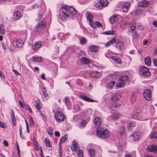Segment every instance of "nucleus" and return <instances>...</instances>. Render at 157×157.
I'll use <instances>...</instances> for the list:
<instances>
[{
  "instance_id": "1",
  "label": "nucleus",
  "mask_w": 157,
  "mask_h": 157,
  "mask_svg": "<svg viewBox=\"0 0 157 157\" xmlns=\"http://www.w3.org/2000/svg\"><path fill=\"white\" fill-rule=\"evenodd\" d=\"M76 12V9L72 7L67 6H63L61 8L59 11V19L64 21L75 14Z\"/></svg>"
},
{
  "instance_id": "2",
  "label": "nucleus",
  "mask_w": 157,
  "mask_h": 157,
  "mask_svg": "<svg viewBox=\"0 0 157 157\" xmlns=\"http://www.w3.org/2000/svg\"><path fill=\"white\" fill-rule=\"evenodd\" d=\"M97 136L99 138L105 139L109 136V131L107 129L98 127L96 132Z\"/></svg>"
},
{
  "instance_id": "3",
  "label": "nucleus",
  "mask_w": 157,
  "mask_h": 157,
  "mask_svg": "<svg viewBox=\"0 0 157 157\" xmlns=\"http://www.w3.org/2000/svg\"><path fill=\"white\" fill-rule=\"evenodd\" d=\"M128 78L127 75L121 76L119 78L118 83L116 84V86L118 88L121 87L124 85L125 82L127 81Z\"/></svg>"
},
{
  "instance_id": "4",
  "label": "nucleus",
  "mask_w": 157,
  "mask_h": 157,
  "mask_svg": "<svg viewBox=\"0 0 157 157\" xmlns=\"http://www.w3.org/2000/svg\"><path fill=\"white\" fill-rule=\"evenodd\" d=\"M140 72L144 76L147 77L151 75L150 72L147 68L145 66H142L140 69Z\"/></svg>"
},
{
  "instance_id": "5",
  "label": "nucleus",
  "mask_w": 157,
  "mask_h": 157,
  "mask_svg": "<svg viewBox=\"0 0 157 157\" xmlns=\"http://www.w3.org/2000/svg\"><path fill=\"white\" fill-rule=\"evenodd\" d=\"M55 117L56 120L59 122L63 121L65 119L64 115L60 112H56L55 114Z\"/></svg>"
},
{
  "instance_id": "6",
  "label": "nucleus",
  "mask_w": 157,
  "mask_h": 157,
  "mask_svg": "<svg viewBox=\"0 0 157 157\" xmlns=\"http://www.w3.org/2000/svg\"><path fill=\"white\" fill-rule=\"evenodd\" d=\"M13 44L14 47L20 48L23 46L24 43L21 40L17 39L13 41Z\"/></svg>"
},
{
  "instance_id": "7",
  "label": "nucleus",
  "mask_w": 157,
  "mask_h": 157,
  "mask_svg": "<svg viewBox=\"0 0 157 157\" xmlns=\"http://www.w3.org/2000/svg\"><path fill=\"white\" fill-rule=\"evenodd\" d=\"M46 26V22L43 20L39 22L38 25L36 26L35 29V30L39 32L42 29L44 28Z\"/></svg>"
},
{
  "instance_id": "8",
  "label": "nucleus",
  "mask_w": 157,
  "mask_h": 157,
  "mask_svg": "<svg viewBox=\"0 0 157 157\" xmlns=\"http://www.w3.org/2000/svg\"><path fill=\"white\" fill-rule=\"evenodd\" d=\"M143 96L145 99L148 100H150L151 98V91L148 90H146L143 92Z\"/></svg>"
},
{
  "instance_id": "9",
  "label": "nucleus",
  "mask_w": 157,
  "mask_h": 157,
  "mask_svg": "<svg viewBox=\"0 0 157 157\" xmlns=\"http://www.w3.org/2000/svg\"><path fill=\"white\" fill-rule=\"evenodd\" d=\"M140 132H134L131 136L130 138L131 140L134 141H137L139 140L140 138Z\"/></svg>"
},
{
  "instance_id": "10",
  "label": "nucleus",
  "mask_w": 157,
  "mask_h": 157,
  "mask_svg": "<svg viewBox=\"0 0 157 157\" xmlns=\"http://www.w3.org/2000/svg\"><path fill=\"white\" fill-rule=\"evenodd\" d=\"M121 94L119 92L114 94L112 96V100L113 101H116L119 99L121 98Z\"/></svg>"
},
{
  "instance_id": "11",
  "label": "nucleus",
  "mask_w": 157,
  "mask_h": 157,
  "mask_svg": "<svg viewBox=\"0 0 157 157\" xmlns=\"http://www.w3.org/2000/svg\"><path fill=\"white\" fill-rule=\"evenodd\" d=\"M117 132L120 136L124 135L125 133V127L123 126L118 127Z\"/></svg>"
},
{
  "instance_id": "12",
  "label": "nucleus",
  "mask_w": 157,
  "mask_h": 157,
  "mask_svg": "<svg viewBox=\"0 0 157 157\" xmlns=\"http://www.w3.org/2000/svg\"><path fill=\"white\" fill-rule=\"evenodd\" d=\"M141 115H142L141 114H139L135 112L133 114L132 117L133 118L137 120H139L140 121H144L145 119V118L140 117V116H141Z\"/></svg>"
},
{
  "instance_id": "13",
  "label": "nucleus",
  "mask_w": 157,
  "mask_h": 157,
  "mask_svg": "<svg viewBox=\"0 0 157 157\" xmlns=\"http://www.w3.org/2000/svg\"><path fill=\"white\" fill-rule=\"evenodd\" d=\"M130 4L129 2H127L124 3L122 7L123 11L127 13L130 7Z\"/></svg>"
},
{
  "instance_id": "14",
  "label": "nucleus",
  "mask_w": 157,
  "mask_h": 157,
  "mask_svg": "<svg viewBox=\"0 0 157 157\" xmlns=\"http://www.w3.org/2000/svg\"><path fill=\"white\" fill-rule=\"evenodd\" d=\"M42 43L41 41L36 42L35 43L32 49L33 50H38L41 46Z\"/></svg>"
},
{
  "instance_id": "15",
  "label": "nucleus",
  "mask_w": 157,
  "mask_h": 157,
  "mask_svg": "<svg viewBox=\"0 0 157 157\" xmlns=\"http://www.w3.org/2000/svg\"><path fill=\"white\" fill-rule=\"evenodd\" d=\"M21 16V13L19 11H16L13 13V18L14 20L19 19Z\"/></svg>"
},
{
  "instance_id": "16",
  "label": "nucleus",
  "mask_w": 157,
  "mask_h": 157,
  "mask_svg": "<svg viewBox=\"0 0 157 157\" xmlns=\"http://www.w3.org/2000/svg\"><path fill=\"white\" fill-rule=\"evenodd\" d=\"M10 115L11 117V120L13 125L15 126L16 125V119L15 116V113L13 109L10 110Z\"/></svg>"
},
{
  "instance_id": "17",
  "label": "nucleus",
  "mask_w": 157,
  "mask_h": 157,
  "mask_svg": "<svg viewBox=\"0 0 157 157\" xmlns=\"http://www.w3.org/2000/svg\"><path fill=\"white\" fill-rule=\"evenodd\" d=\"M149 2L146 0H144L139 2L138 4V6L142 7H145L147 6L149 4Z\"/></svg>"
},
{
  "instance_id": "18",
  "label": "nucleus",
  "mask_w": 157,
  "mask_h": 157,
  "mask_svg": "<svg viewBox=\"0 0 157 157\" xmlns=\"http://www.w3.org/2000/svg\"><path fill=\"white\" fill-rule=\"evenodd\" d=\"M120 106V105L115 102H113L111 105L110 106L109 109L112 111L113 110L116 108L119 107Z\"/></svg>"
},
{
  "instance_id": "19",
  "label": "nucleus",
  "mask_w": 157,
  "mask_h": 157,
  "mask_svg": "<svg viewBox=\"0 0 157 157\" xmlns=\"http://www.w3.org/2000/svg\"><path fill=\"white\" fill-rule=\"evenodd\" d=\"M148 151L154 152L157 151V145H151L148 147Z\"/></svg>"
},
{
  "instance_id": "20",
  "label": "nucleus",
  "mask_w": 157,
  "mask_h": 157,
  "mask_svg": "<svg viewBox=\"0 0 157 157\" xmlns=\"http://www.w3.org/2000/svg\"><path fill=\"white\" fill-rule=\"evenodd\" d=\"M64 102L67 108H69L71 104V101L68 98L66 97H65L64 99Z\"/></svg>"
},
{
  "instance_id": "21",
  "label": "nucleus",
  "mask_w": 157,
  "mask_h": 157,
  "mask_svg": "<svg viewBox=\"0 0 157 157\" xmlns=\"http://www.w3.org/2000/svg\"><path fill=\"white\" fill-rule=\"evenodd\" d=\"M118 17L116 15H113L109 18V21L111 24H113L118 20Z\"/></svg>"
},
{
  "instance_id": "22",
  "label": "nucleus",
  "mask_w": 157,
  "mask_h": 157,
  "mask_svg": "<svg viewBox=\"0 0 157 157\" xmlns=\"http://www.w3.org/2000/svg\"><path fill=\"white\" fill-rule=\"evenodd\" d=\"M80 61L82 64H89L90 61V59L86 57H82L80 59Z\"/></svg>"
},
{
  "instance_id": "23",
  "label": "nucleus",
  "mask_w": 157,
  "mask_h": 157,
  "mask_svg": "<svg viewBox=\"0 0 157 157\" xmlns=\"http://www.w3.org/2000/svg\"><path fill=\"white\" fill-rule=\"evenodd\" d=\"M80 97L82 99L85 101L91 102L95 101L94 100L87 97L85 95H80Z\"/></svg>"
},
{
  "instance_id": "24",
  "label": "nucleus",
  "mask_w": 157,
  "mask_h": 157,
  "mask_svg": "<svg viewBox=\"0 0 157 157\" xmlns=\"http://www.w3.org/2000/svg\"><path fill=\"white\" fill-rule=\"evenodd\" d=\"M124 44L121 41H118L116 43V47L119 50H121L124 47Z\"/></svg>"
},
{
  "instance_id": "25",
  "label": "nucleus",
  "mask_w": 157,
  "mask_h": 157,
  "mask_svg": "<svg viewBox=\"0 0 157 157\" xmlns=\"http://www.w3.org/2000/svg\"><path fill=\"white\" fill-rule=\"evenodd\" d=\"M94 124L96 126H99L101 123V120L99 117H96L94 118Z\"/></svg>"
},
{
  "instance_id": "26",
  "label": "nucleus",
  "mask_w": 157,
  "mask_h": 157,
  "mask_svg": "<svg viewBox=\"0 0 157 157\" xmlns=\"http://www.w3.org/2000/svg\"><path fill=\"white\" fill-rule=\"evenodd\" d=\"M120 116V115L119 114L116 113L113 114L112 113L110 116V117L111 119L113 120L118 119H119V117Z\"/></svg>"
},
{
  "instance_id": "27",
  "label": "nucleus",
  "mask_w": 157,
  "mask_h": 157,
  "mask_svg": "<svg viewBox=\"0 0 157 157\" xmlns=\"http://www.w3.org/2000/svg\"><path fill=\"white\" fill-rule=\"evenodd\" d=\"M111 58L115 61V63H116L120 64L122 63L121 59L117 57L116 56H112Z\"/></svg>"
},
{
  "instance_id": "28",
  "label": "nucleus",
  "mask_w": 157,
  "mask_h": 157,
  "mask_svg": "<svg viewBox=\"0 0 157 157\" xmlns=\"http://www.w3.org/2000/svg\"><path fill=\"white\" fill-rule=\"evenodd\" d=\"M116 41V39L114 37L112 40L107 42L105 44V47H107L110 46L111 44L115 43Z\"/></svg>"
},
{
  "instance_id": "29",
  "label": "nucleus",
  "mask_w": 157,
  "mask_h": 157,
  "mask_svg": "<svg viewBox=\"0 0 157 157\" xmlns=\"http://www.w3.org/2000/svg\"><path fill=\"white\" fill-rule=\"evenodd\" d=\"M33 59L36 62H41L43 60L42 57L40 56H34L33 57Z\"/></svg>"
},
{
  "instance_id": "30",
  "label": "nucleus",
  "mask_w": 157,
  "mask_h": 157,
  "mask_svg": "<svg viewBox=\"0 0 157 157\" xmlns=\"http://www.w3.org/2000/svg\"><path fill=\"white\" fill-rule=\"evenodd\" d=\"M86 16L88 21L93 20V16L90 12L88 11L86 12Z\"/></svg>"
},
{
  "instance_id": "31",
  "label": "nucleus",
  "mask_w": 157,
  "mask_h": 157,
  "mask_svg": "<svg viewBox=\"0 0 157 157\" xmlns=\"http://www.w3.org/2000/svg\"><path fill=\"white\" fill-rule=\"evenodd\" d=\"M77 146V143L75 140L73 141L71 147V148L73 151H76Z\"/></svg>"
},
{
  "instance_id": "32",
  "label": "nucleus",
  "mask_w": 157,
  "mask_h": 157,
  "mask_svg": "<svg viewBox=\"0 0 157 157\" xmlns=\"http://www.w3.org/2000/svg\"><path fill=\"white\" fill-rule=\"evenodd\" d=\"M100 75V73L97 71H93L90 74V76L93 78L98 77Z\"/></svg>"
},
{
  "instance_id": "33",
  "label": "nucleus",
  "mask_w": 157,
  "mask_h": 157,
  "mask_svg": "<svg viewBox=\"0 0 157 157\" xmlns=\"http://www.w3.org/2000/svg\"><path fill=\"white\" fill-rule=\"evenodd\" d=\"M89 49L90 51L96 52L98 50V47L95 45H92L89 47Z\"/></svg>"
},
{
  "instance_id": "34",
  "label": "nucleus",
  "mask_w": 157,
  "mask_h": 157,
  "mask_svg": "<svg viewBox=\"0 0 157 157\" xmlns=\"http://www.w3.org/2000/svg\"><path fill=\"white\" fill-rule=\"evenodd\" d=\"M144 61L145 64L148 66H149L151 63V60L150 57L147 56L145 58Z\"/></svg>"
},
{
  "instance_id": "35",
  "label": "nucleus",
  "mask_w": 157,
  "mask_h": 157,
  "mask_svg": "<svg viewBox=\"0 0 157 157\" xmlns=\"http://www.w3.org/2000/svg\"><path fill=\"white\" fill-rule=\"evenodd\" d=\"M95 153V150L93 149H90L89 150V155L90 157H94Z\"/></svg>"
},
{
  "instance_id": "36",
  "label": "nucleus",
  "mask_w": 157,
  "mask_h": 157,
  "mask_svg": "<svg viewBox=\"0 0 157 157\" xmlns=\"http://www.w3.org/2000/svg\"><path fill=\"white\" fill-rule=\"evenodd\" d=\"M68 137V135L67 134H66L64 136L62 137L60 139V143H63L66 141L67 140Z\"/></svg>"
},
{
  "instance_id": "37",
  "label": "nucleus",
  "mask_w": 157,
  "mask_h": 157,
  "mask_svg": "<svg viewBox=\"0 0 157 157\" xmlns=\"http://www.w3.org/2000/svg\"><path fill=\"white\" fill-rule=\"evenodd\" d=\"M80 43L82 44H85L87 42L86 40L84 37H81L79 38Z\"/></svg>"
},
{
  "instance_id": "38",
  "label": "nucleus",
  "mask_w": 157,
  "mask_h": 157,
  "mask_svg": "<svg viewBox=\"0 0 157 157\" xmlns=\"http://www.w3.org/2000/svg\"><path fill=\"white\" fill-rule=\"evenodd\" d=\"M104 34L106 35H113L115 34V32L113 30H109L105 32Z\"/></svg>"
},
{
  "instance_id": "39",
  "label": "nucleus",
  "mask_w": 157,
  "mask_h": 157,
  "mask_svg": "<svg viewBox=\"0 0 157 157\" xmlns=\"http://www.w3.org/2000/svg\"><path fill=\"white\" fill-rule=\"evenodd\" d=\"M100 3H101V5L102 6H106L108 4V2H107V0H100Z\"/></svg>"
},
{
  "instance_id": "40",
  "label": "nucleus",
  "mask_w": 157,
  "mask_h": 157,
  "mask_svg": "<svg viewBox=\"0 0 157 157\" xmlns=\"http://www.w3.org/2000/svg\"><path fill=\"white\" fill-rule=\"evenodd\" d=\"M150 136L151 138H157V133L155 131H153L151 133Z\"/></svg>"
},
{
  "instance_id": "41",
  "label": "nucleus",
  "mask_w": 157,
  "mask_h": 157,
  "mask_svg": "<svg viewBox=\"0 0 157 157\" xmlns=\"http://www.w3.org/2000/svg\"><path fill=\"white\" fill-rule=\"evenodd\" d=\"M5 33L4 26L3 24L0 25V34H3Z\"/></svg>"
},
{
  "instance_id": "42",
  "label": "nucleus",
  "mask_w": 157,
  "mask_h": 157,
  "mask_svg": "<svg viewBox=\"0 0 157 157\" xmlns=\"http://www.w3.org/2000/svg\"><path fill=\"white\" fill-rule=\"evenodd\" d=\"M115 84V82L113 81H112L110 82H109L107 85V87L108 89H111L113 87V86Z\"/></svg>"
},
{
  "instance_id": "43",
  "label": "nucleus",
  "mask_w": 157,
  "mask_h": 157,
  "mask_svg": "<svg viewBox=\"0 0 157 157\" xmlns=\"http://www.w3.org/2000/svg\"><path fill=\"white\" fill-rule=\"evenodd\" d=\"M44 142L46 146L49 147H52L51 144H50V141L49 140H48L47 138H46L44 140Z\"/></svg>"
},
{
  "instance_id": "44",
  "label": "nucleus",
  "mask_w": 157,
  "mask_h": 157,
  "mask_svg": "<svg viewBox=\"0 0 157 157\" xmlns=\"http://www.w3.org/2000/svg\"><path fill=\"white\" fill-rule=\"evenodd\" d=\"M80 127H83L85 126L87 124V122L85 120H82L80 123Z\"/></svg>"
},
{
  "instance_id": "45",
  "label": "nucleus",
  "mask_w": 157,
  "mask_h": 157,
  "mask_svg": "<svg viewBox=\"0 0 157 157\" xmlns=\"http://www.w3.org/2000/svg\"><path fill=\"white\" fill-rule=\"evenodd\" d=\"M42 91L44 96L45 97H48V94L47 93V90H46L45 88H43Z\"/></svg>"
},
{
  "instance_id": "46",
  "label": "nucleus",
  "mask_w": 157,
  "mask_h": 157,
  "mask_svg": "<svg viewBox=\"0 0 157 157\" xmlns=\"http://www.w3.org/2000/svg\"><path fill=\"white\" fill-rule=\"evenodd\" d=\"M44 11L43 10H40L38 13V19L40 20L41 18L43 13H44Z\"/></svg>"
},
{
  "instance_id": "47",
  "label": "nucleus",
  "mask_w": 157,
  "mask_h": 157,
  "mask_svg": "<svg viewBox=\"0 0 157 157\" xmlns=\"http://www.w3.org/2000/svg\"><path fill=\"white\" fill-rule=\"evenodd\" d=\"M83 150H80L78 152V157H83Z\"/></svg>"
},
{
  "instance_id": "48",
  "label": "nucleus",
  "mask_w": 157,
  "mask_h": 157,
  "mask_svg": "<svg viewBox=\"0 0 157 157\" xmlns=\"http://www.w3.org/2000/svg\"><path fill=\"white\" fill-rule=\"evenodd\" d=\"M89 24L93 28L96 27L95 23V24L94 22L93 21V20L89 21Z\"/></svg>"
},
{
  "instance_id": "49",
  "label": "nucleus",
  "mask_w": 157,
  "mask_h": 157,
  "mask_svg": "<svg viewBox=\"0 0 157 157\" xmlns=\"http://www.w3.org/2000/svg\"><path fill=\"white\" fill-rule=\"evenodd\" d=\"M48 132L50 135H52L53 134V128L52 127L49 128L48 130Z\"/></svg>"
},
{
  "instance_id": "50",
  "label": "nucleus",
  "mask_w": 157,
  "mask_h": 157,
  "mask_svg": "<svg viewBox=\"0 0 157 157\" xmlns=\"http://www.w3.org/2000/svg\"><path fill=\"white\" fill-rule=\"evenodd\" d=\"M136 23L135 21H134L132 22L130 25V28H134L135 29H136Z\"/></svg>"
},
{
  "instance_id": "51",
  "label": "nucleus",
  "mask_w": 157,
  "mask_h": 157,
  "mask_svg": "<svg viewBox=\"0 0 157 157\" xmlns=\"http://www.w3.org/2000/svg\"><path fill=\"white\" fill-rule=\"evenodd\" d=\"M135 126V124L134 123H130L129 124V125L128 126V128L129 130H130L132 129V128Z\"/></svg>"
},
{
  "instance_id": "52",
  "label": "nucleus",
  "mask_w": 157,
  "mask_h": 157,
  "mask_svg": "<svg viewBox=\"0 0 157 157\" xmlns=\"http://www.w3.org/2000/svg\"><path fill=\"white\" fill-rule=\"evenodd\" d=\"M100 1H98L97 3L96 4V7L98 8H101L102 6L101 5V3H100Z\"/></svg>"
},
{
  "instance_id": "53",
  "label": "nucleus",
  "mask_w": 157,
  "mask_h": 157,
  "mask_svg": "<svg viewBox=\"0 0 157 157\" xmlns=\"http://www.w3.org/2000/svg\"><path fill=\"white\" fill-rule=\"evenodd\" d=\"M29 123L31 127L34 124L33 120L32 118L31 117L29 118Z\"/></svg>"
},
{
  "instance_id": "54",
  "label": "nucleus",
  "mask_w": 157,
  "mask_h": 157,
  "mask_svg": "<svg viewBox=\"0 0 157 157\" xmlns=\"http://www.w3.org/2000/svg\"><path fill=\"white\" fill-rule=\"evenodd\" d=\"M95 25L98 27H100L102 26V24L98 21H96Z\"/></svg>"
},
{
  "instance_id": "55",
  "label": "nucleus",
  "mask_w": 157,
  "mask_h": 157,
  "mask_svg": "<svg viewBox=\"0 0 157 157\" xmlns=\"http://www.w3.org/2000/svg\"><path fill=\"white\" fill-rule=\"evenodd\" d=\"M87 112L88 115H90L92 114L93 111L91 109H89L87 110Z\"/></svg>"
},
{
  "instance_id": "56",
  "label": "nucleus",
  "mask_w": 157,
  "mask_h": 157,
  "mask_svg": "<svg viewBox=\"0 0 157 157\" xmlns=\"http://www.w3.org/2000/svg\"><path fill=\"white\" fill-rule=\"evenodd\" d=\"M35 149L36 150H38L39 149L38 144H34Z\"/></svg>"
},
{
  "instance_id": "57",
  "label": "nucleus",
  "mask_w": 157,
  "mask_h": 157,
  "mask_svg": "<svg viewBox=\"0 0 157 157\" xmlns=\"http://www.w3.org/2000/svg\"><path fill=\"white\" fill-rule=\"evenodd\" d=\"M138 35L136 33H134L133 34V38L136 39L138 38Z\"/></svg>"
},
{
  "instance_id": "58",
  "label": "nucleus",
  "mask_w": 157,
  "mask_h": 157,
  "mask_svg": "<svg viewBox=\"0 0 157 157\" xmlns=\"http://www.w3.org/2000/svg\"><path fill=\"white\" fill-rule=\"evenodd\" d=\"M135 29H136L134 28H130L129 29H128V31L129 32L132 33Z\"/></svg>"
},
{
  "instance_id": "59",
  "label": "nucleus",
  "mask_w": 157,
  "mask_h": 157,
  "mask_svg": "<svg viewBox=\"0 0 157 157\" xmlns=\"http://www.w3.org/2000/svg\"><path fill=\"white\" fill-rule=\"evenodd\" d=\"M55 135L56 136L59 137L60 134L57 131H55L54 133Z\"/></svg>"
},
{
  "instance_id": "60",
  "label": "nucleus",
  "mask_w": 157,
  "mask_h": 157,
  "mask_svg": "<svg viewBox=\"0 0 157 157\" xmlns=\"http://www.w3.org/2000/svg\"><path fill=\"white\" fill-rule=\"evenodd\" d=\"M153 62L154 65L155 66H157V59H154Z\"/></svg>"
},
{
  "instance_id": "61",
  "label": "nucleus",
  "mask_w": 157,
  "mask_h": 157,
  "mask_svg": "<svg viewBox=\"0 0 157 157\" xmlns=\"http://www.w3.org/2000/svg\"><path fill=\"white\" fill-rule=\"evenodd\" d=\"M40 77L41 78L45 80L46 79V78L45 77V74L44 73L42 74L41 75Z\"/></svg>"
},
{
  "instance_id": "62",
  "label": "nucleus",
  "mask_w": 157,
  "mask_h": 157,
  "mask_svg": "<svg viewBox=\"0 0 157 157\" xmlns=\"http://www.w3.org/2000/svg\"><path fill=\"white\" fill-rule=\"evenodd\" d=\"M36 108L38 110H39L41 109V107L38 103H36Z\"/></svg>"
},
{
  "instance_id": "63",
  "label": "nucleus",
  "mask_w": 157,
  "mask_h": 157,
  "mask_svg": "<svg viewBox=\"0 0 157 157\" xmlns=\"http://www.w3.org/2000/svg\"><path fill=\"white\" fill-rule=\"evenodd\" d=\"M26 109L28 110V111L30 113H32V111L31 110V109L30 108L29 106L28 105L27 106Z\"/></svg>"
},
{
  "instance_id": "64",
  "label": "nucleus",
  "mask_w": 157,
  "mask_h": 157,
  "mask_svg": "<svg viewBox=\"0 0 157 157\" xmlns=\"http://www.w3.org/2000/svg\"><path fill=\"white\" fill-rule=\"evenodd\" d=\"M153 25L156 27H157V21H153L152 22Z\"/></svg>"
}]
</instances>
